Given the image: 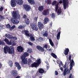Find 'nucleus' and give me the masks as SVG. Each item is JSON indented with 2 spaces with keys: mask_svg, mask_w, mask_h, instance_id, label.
Returning <instances> with one entry per match:
<instances>
[{
  "mask_svg": "<svg viewBox=\"0 0 78 78\" xmlns=\"http://www.w3.org/2000/svg\"><path fill=\"white\" fill-rule=\"evenodd\" d=\"M12 15L13 18H11V22L14 24H17L19 23V21L16 19H20L21 18V16L19 14L17 11H14L12 12Z\"/></svg>",
  "mask_w": 78,
  "mask_h": 78,
  "instance_id": "obj_1",
  "label": "nucleus"
},
{
  "mask_svg": "<svg viewBox=\"0 0 78 78\" xmlns=\"http://www.w3.org/2000/svg\"><path fill=\"white\" fill-rule=\"evenodd\" d=\"M4 52L5 54L7 53L8 52L9 54H13L14 53V48L13 47L10 48L8 46H6L4 48Z\"/></svg>",
  "mask_w": 78,
  "mask_h": 78,
  "instance_id": "obj_2",
  "label": "nucleus"
},
{
  "mask_svg": "<svg viewBox=\"0 0 78 78\" xmlns=\"http://www.w3.org/2000/svg\"><path fill=\"white\" fill-rule=\"evenodd\" d=\"M29 56V54L27 52H24L21 56H20L21 60L23 64H27L28 61L27 59L26 58L27 56Z\"/></svg>",
  "mask_w": 78,
  "mask_h": 78,
  "instance_id": "obj_3",
  "label": "nucleus"
},
{
  "mask_svg": "<svg viewBox=\"0 0 78 78\" xmlns=\"http://www.w3.org/2000/svg\"><path fill=\"white\" fill-rule=\"evenodd\" d=\"M10 73L13 76L14 78H20V76H17L18 73L17 71L16 70H12L10 71Z\"/></svg>",
  "mask_w": 78,
  "mask_h": 78,
  "instance_id": "obj_4",
  "label": "nucleus"
},
{
  "mask_svg": "<svg viewBox=\"0 0 78 78\" xmlns=\"http://www.w3.org/2000/svg\"><path fill=\"white\" fill-rule=\"evenodd\" d=\"M64 9H66L67 6L69 5V0H62Z\"/></svg>",
  "mask_w": 78,
  "mask_h": 78,
  "instance_id": "obj_5",
  "label": "nucleus"
},
{
  "mask_svg": "<svg viewBox=\"0 0 78 78\" xmlns=\"http://www.w3.org/2000/svg\"><path fill=\"white\" fill-rule=\"evenodd\" d=\"M71 55H69V60H70V70H71L72 69V68L73 67V66L75 65V63L73 60H71Z\"/></svg>",
  "mask_w": 78,
  "mask_h": 78,
  "instance_id": "obj_6",
  "label": "nucleus"
},
{
  "mask_svg": "<svg viewBox=\"0 0 78 78\" xmlns=\"http://www.w3.org/2000/svg\"><path fill=\"white\" fill-rule=\"evenodd\" d=\"M22 33H23V34H24L26 36H30L31 37H33V35H32V34H30H30H29V32L28 30H25L22 31Z\"/></svg>",
  "mask_w": 78,
  "mask_h": 78,
  "instance_id": "obj_7",
  "label": "nucleus"
},
{
  "mask_svg": "<svg viewBox=\"0 0 78 78\" xmlns=\"http://www.w3.org/2000/svg\"><path fill=\"white\" fill-rule=\"evenodd\" d=\"M57 1L56 0L54 1L51 4L55 6V12H57L58 11V5L59 3L58 2L57 4Z\"/></svg>",
  "mask_w": 78,
  "mask_h": 78,
  "instance_id": "obj_8",
  "label": "nucleus"
},
{
  "mask_svg": "<svg viewBox=\"0 0 78 78\" xmlns=\"http://www.w3.org/2000/svg\"><path fill=\"white\" fill-rule=\"evenodd\" d=\"M23 6L25 10L27 12H28L29 10H30L31 8V7L27 4H24L23 5Z\"/></svg>",
  "mask_w": 78,
  "mask_h": 78,
  "instance_id": "obj_9",
  "label": "nucleus"
},
{
  "mask_svg": "<svg viewBox=\"0 0 78 78\" xmlns=\"http://www.w3.org/2000/svg\"><path fill=\"white\" fill-rule=\"evenodd\" d=\"M44 26L43 23H42L41 22H38V27L39 30H41L43 29Z\"/></svg>",
  "mask_w": 78,
  "mask_h": 78,
  "instance_id": "obj_10",
  "label": "nucleus"
},
{
  "mask_svg": "<svg viewBox=\"0 0 78 78\" xmlns=\"http://www.w3.org/2000/svg\"><path fill=\"white\" fill-rule=\"evenodd\" d=\"M49 12H50V11L49 9H48L46 10H44L42 12V14L44 16H47L49 14Z\"/></svg>",
  "mask_w": 78,
  "mask_h": 78,
  "instance_id": "obj_11",
  "label": "nucleus"
},
{
  "mask_svg": "<svg viewBox=\"0 0 78 78\" xmlns=\"http://www.w3.org/2000/svg\"><path fill=\"white\" fill-rule=\"evenodd\" d=\"M11 5L12 7H15L16 5V0H11L10 2Z\"/></svg>",
  "mask_w": 78,
  "mask_h": 78,
  "instance_id": "obj_12",
  "label": "nucleus"
},
{
  "mask_svg": "<svg viewBox=\"0 0 78 78\" xmlns=\"http://www.w3.org/2000/svg\"><path fill=\"white\" fill-rule=\"evenodd\" d=\"M36 48L38 50L42 52L45 51L44 49L43 48L39 46H37Z\"/></svg>",
  "mask_w": 78,
  "mask_h": 78,
  "instance_id": "obj_13",
  "label": "nucleus"
},
{
  "mask_svg": "<svg viewBox=\"0 0 78 78\" xmlns=\"http://www.w3.org/2000/svg\"><path fill=\"white\" fill-rule=\"evenodd\" d=\"M17 50L19 52H22L24 50V49L21 46H19L17 48Z\"/></svg>",
  "mask_w": 78,
  "mask_h": 78,
  "instance_id": "obj_14",
  "label": "nucleus"
},
{
  "mask_svg": "<svg viewBox=\"0 0 78 78\" xmlns=\"http://www.w3.org/2000/svg\"><path fill=\"white\" fill-rule=\"evenodd\" d=\"M49 20H49V18L47 16L45 17L44 20V24H47Z\"/></svg>",
  "mask_w": 78,
  "mask_h": 78,
  "instance_id": "obj_15",
  "label": "nucleus"
},
{
  "mask_svg": "<svg viewBox=\"0 0 78 78\" xmlns=\"http://www.w3.org/2000/svg\"><path fill=\"white\" fill-rule=\"evenodd\" d=\"M15 66L16 67H17V68H18V70H20L21 69V67L20 64L19 63V62H15Z\"/></svg>",
  "mask_w": 78,
  "mask_h": 78,
  "instance_id": "obj_16",
  "label": "nucleus"
},
{
  "mask_svg": "<svg viewBox=\"0 0 78 78\" xmlns=\"http://www.w3.org/2000/svg\"><path fill=\"white\" fill-rule=\"evenodd\" d=\"M28 3L32 5H34L35 4L34 0H27Z\"/></svg>",
  "mask_w": 78,
  "mask_h": 78,
  "instance_id": "obj_17",
  "label": "nucleus"
},
{
  "mask_svg": "<svg viewBox=\"0 0 78 78\" xmlns=\"http://www.w3.org/2000/svg\"><path fill=\"white\" fill-rule=\"evenodd\" d=\"M4 41H5L7 44L9 45H10L11 44V41H9L8 39L7 38H5L4 40Z\"/></svg>",
  "mask_w": 78,
  "mask_h": 78,
  "instance_id": "obj_18",
  "label": "nucleus"
},
{
  "mask_svg": "<svg viewBox=\"0 0 78 78\" xmlns=\"http://www.w3.org/2000/svg\"><path fill=\"white\" fill-rule=\"evenodd\" d=\"M38 65L37 62H34L31 65V67L32 68H33L35 67V68H37L38 66Z\"/></svg>",
  "mask_w": 78,
  "mask_h": 78,
  "instance_id": "obj_19",
  "label": "nucleus"
},
{
  "mask_svg": "<svg viewBox=\"0 0 78 78\" xmlns=\"http://www.w3.org/2000/svg\"><path fill=\"white\" fill-rule=\"evenodd\" d=\"M32 29L33 30H35L37 31L38 30V28L37 27V26L35 24L33 23L32 24Z\"/></svg>",
  "mask_w": 78,
  "mask_h": 78,
  "instance_id": "obj_20",
  "label": "nucleus"
},
{
  "mask_svg": "<svg viewBox=\"0 0 78 78\" xmlns=\"http://www.w3.org/2000/svg\"><path fill=\"white\" fill-rule=\"evenodd\" d=\"M16 2L17 4L19 5H22L23 3V0H16Z\"/></svg>",
  "mask_w": 78,
  "mask_h": 78,
  "instance_id": "obj_21",
  "label": "nucleus"
},
{
  "mask_svg": "<svg viewBox=\"0 0 78 78\" xmlns=\"http://www.w3.org/2000/svg\"><path fill=\"white\" fill-rule=\"evenodd\" d=\"M69 52V49L68 48H67L64 51V54L65 55H68Z\"/></svg>",
  "mask_w": 78,
  "mask_h": 78,
  "instance_id": "obj_22",
  "label": "nucleus"
},
{
  "mask_svg": "<svg viewBox=\"0 0 78 78\" xmlns=\"http://www.w3.org/2000/svg\"><path fill=\"white\" fill-rule=\"evenodd\" d=\"M43 34V36L44 37H46L48 36V33L47 30H45Z\"/></svg>",
  "mask_w": 78,
  "mask_h": 78,
  "instance_id": "obj_23",
  "label": "nucleus"
},
{
  "mask_svg": "<svg viewBox=\"0 0 78 78\" xmlns=\"http://www.w3.org/2000/svg\"><path fill=\"white\" fill-rule=\"evenodd\" d=\"M44 71H45L43 69H39V73L41 74H42L43 73H44Z\"/></svg>",
  "mask_w": 78,
  "mask_h": 78,
  "instance_id": "obj_24",
  "label": "nucleus"
},
{
  "mask_svg": "<svg viewBox=\"0 0 78 78\" xmlns=\"http://www.w3.org/2000/svg\"><path fill=\"white\" fill-rule=\"evenodd\" d=\"M43 48H45V49H47L48 48V49H49L50 48V46L49 45H48V44H45L44 47H43Z\"/></svg>",
  "mask_w": 78,
  "mask_h": 78,
  "instance_id": "obj_25",
  "label": "nucleus"
},
{
  "mask_svg": "<svg viewBox=\"0 0 78 78\" xmlns=\"http://www.w3.org/2000/svg\"><path fill=\"white\" fill-rule=\"evenodd\" d=\"M60 34H61L60 31L58 32L57 36V39L58 40H59L60 39Z\"/></svg>",
  "mask_w": 78,
  "mask_h": 78,
  "instance_id": "obj_26",
  "label": "nucleus"
},
{
  "mask_svg": "<svg viewBox=\"0 0 78 78\" xmlns=\"http://www.w3.org/2000/svg\"><path fill=\"white\" fill-rule=\"evenodd\" d=\"M38 10H39V11H42L44 10V6H40L38 7Z\"/></svg>",
  "mask_w": 78,
  "mask_h": 78,
  "instance_id": "obj_27",
  "label": "nucleus"
},
{
  "mask_svg": "<svg viewBox=\"0 0 78 78\" xmlns=\"http://www.w3.org/2000/svg\"><path fill=\"white\" fill-rule=\"evenodd\" d=\"M8 63L9 64V65L11 67L12 66L13 63H12V61L11 60H9V61Z\"/></svg>",
  "mask_w": 78,
  "mask_h": 78,
  "instance_id": "obj_28",
  "label": "nucleus"
},
{
  "mask_svg": "<svg viewBox=\"0 0 78 78\" xmlns=\"http://www.w3.org/2000/svg\"><path fill=\"white\" fill-rule=\"evenodd\" d=\"M51 55L52 56H53V57L54 58H57V56L55 54H54L53 53H51Z\"/></svg>",
  "mask_w": 78,
  "mask_h": 78,
  "instance_id": "obj_29",
  "label": "nucleus"
},
{
  "mask_svg": "<svg viewBox=\"0 0 78 78\" xmlns=\"http://www.w3.org/2000/svg\"><path fill=\"white\" fill-rule=\"evenodd\" d=\"M45 2H47V4L49 5H50L51 4V0H46Z\"/></svg>",
  "mask_w": 78,
  "mask_h": 78,
  "instance_id": "obj_30",
  "label": "nucleus"
},
{
  "mask_svg": "<svg viewBox=\"0 0 78 78\" xmlns=\"http://www.w3.org/2000/svg\"><path fill=\"white\" fill-rule=\"evenodd\" d=\"M49 43L52 46H54V44L53 43V42L52 41V40L51 39H49Z\"/></svg>",
  "mask_w": 78,
  "mask_h": 78,
  "instance_id": "obj_31",
  "label": "nucleus"
},
{
  "mask_svg": "<svg viewBox=\"0 0 78 78\" xmlns=\"http://www.w3.org/2000/svg\"><path fill=\"white\" fill-rule=\"evenodd\" d=\"M55 17V14L54 13H52L51 15V18L53 19H54Z\"/></svg>",
  "mask_w": 78,
  "mask_h": 78,
  "instance_id": "obj_32",
  "label": "nucleus"
},
{
  "mask_svg": "<svg viewBox=\"0 0 78 78\" xmlns=\"http://www.w3.org/2000/svg\"><path fill=\"white\" fill-rule=\"evenodd\" d=\"M30 41H34L35 40V37L33 36L30 37Z\"/></svg>",
  "mask_w": 78,
  "mask_h": 78,
  "instance_id": "obj_33",
  "label": "nucleus"
},
{
  "mask_svg": "<svg viewBox=\"0 0 78 78\" xmlns=\"http://www.w3.org/2000/svg\"><path fill=\"white\" fill-rule=\"evenodd\" d=\"M41 61L40 58L38 59L37 60V63L38 64V65H39V64H40L41 63Z\"/></svg>",
  "mask_w": 78,
  "mask_h": 78,
  "instance_id": "obj_34",
  "label": "nucleus"
},
{
  "mask_svg": "<svg viewBox=\"0 0 78 78\" xmlns=\"http://www.w3.org/2000/svg\"><path fill=\"white\" fill-rule=\"evenodd\" d=\"M24 27H24V26H23L22 25H19L18 26V28L19 29H21Z\"/></svg>",
  "mask_w": 78,
  "mask_h": 78,
  "instance_id": "obj_35",
  "label": "nucleus"
},
{
  "mask_svg": "<svg viewBox=\"0 0 78 78\" xmlns=\"http://www.w3.org/2000/svg\"><path fill=\"white\" fill-rule=\"evenodd\" d=\"M32 51V50L30 48L28 49V50H27V52L30 53H31Z\"/></svg>",
  "mask_w": 78,
  "mask_h": 78,
  "instance_id": "obj_36",
  "label": "nucleus"
},
{
  "mask_svg": "<svg viewBox=\"0 0 78 78\" xmlns=\"http://www.w3.org/2000/svg\"><path fill=\"white\" fill-rule=\"evenodd\" d=\"M25 23H26V24L27 25H28L29 24V20H28L27 19H25Z\"/></svg>",
  "mask_w": 78,
  "mask_h": 78,
  "instance_id": "obj_37",
  "label": "nucleus"
},
{
  "mask_svg": "<svg viewBox=\"0 0 78 78\" xmlns=\"http://www.w3.org/2000/svg\"><path fill=\"white\" fill-rule=\"evenodd\" d=\"M23 19H25V20L27 19V18H28V17L27 16V15H25V14H24L23 16Z\"/></svg>",
  "mask_w": 78,
  "mask_h": 78,
  "instance_id": "obj_38",
  "label": "nucleus"
},
{
  "mask_svg": "<svg viewBox=\"0 0 78 78\" xmlns=\"http://www.w3.org/2000/svg\"><path fill=\"white\" fill-rule=\"evenodd\" d=\"M62 12V11L61 9H60L59 8V9H58V10L57 13L58 14H60Z\"/></svg>",
  "mask_w": 78,
  "mask_h": 78,
  "instance_id": "obj_39",
  "label": "nucleus"
},
{
  "mask_svg": "<svg viewBox=\"0 0 78 78\" xmlns=\"http://www.w3.org/2000/svg\"><path fill=\"white\" fill-rule=\"evenodd\" d=\"M8 38V39H13V36L10 35L9 34Z\"/></svg>",
  "mask_w": 78,
  "mask_h": 78,
  "instance_id": "obj_40",
  "label": "nucleus"
},
{
  "mask_svg": "<svg viewBox=\"0 0 78 78\" xmlns=\"http://www.w3.org/2000/svg\"><path fill=\"white\" fill-rule=\"evenodd\" d=\"M16 27L15 25H13L11 27H10V30H12L13 29Z\"/></svg>",
  "mask_w": 78,
  "mask_h": 78,
  "instance_id": "obj_41",
  "label": "nucleus"
},
{
  "mask_svg": "<svg viewBox=\"0 0 78 78\" xmlns=\"http://www.w3.org/2000/svg\"><path fill=\"white\" fill-rule=\"evenodd\" d=\"M6 26L7 28L9 29H10L11 26L9 24H8L6 25Z\"/></svg>",
  "mask_w": 78,
  "mask_h": 78,
  "instance_id": "obj_42",
  "label": "nucleus"
},
{
  "mask_svg": "<svg viewBox=\"0 0 78 78\" xmlns=\"http://www.w3.org/2000/svg\"><path fill=\"white\" fill-rule=\"evenodd\" d=\"M38 18V17H35L34 19V21L35 22V23H36L37 22V19Z\"/></svg>",
  "mask_w": 78,
  "mask_h": 78,
  "instance_id": "obj_43",
  "label": "nucleus"
},
{
  "mask_svg": "<svg viewBox=\"0 0 78 78\" xmlns=\"http://www.w3.org/2000/svg\"><path fill=\"white\" fill-rule=\"evenodd\" d=\"M0 18H1V19L2 20H4L5 19V18L3 16H2V15L0 14Z\"/></svg>",
  "mask_w": 78,
  "mask_h": 78,
  "instance_id": "obj_44",
  "label": "nucleus"
},
{
  "mask_svg": "<svg viewBox=\"0 0 78 78\" xmlns=\"http://www.w3.org/2000/svg\"><path fill=\"white\" fill-rule=\"evenodd\" d=\"M27 43L29 44L30 45H31V46H32L33 45V43L30 42V41H28L27 42Z\"/></svg>",
  "mask_w": 78,
  "mask_h": 78,
  "instance_id": "obj_45",
  "label": "nucleus"
},
{
  "mask_svg": "<svg viewBox=\"0 0 78 78\" xmlns=\"http://www.w3.org/2000/svg\"><path fill=\"white\" fill-rule=\"evenodd\" d=\"M31 62V59H29L28 60V64H30Z\"/></svg>",
  "mask_w": 78,
  "mask_h": 78,
  "instance_id": "obj_46",
  "label": "nucleus"
},
{
  "mask_svg": "<svg viewBox=\"0 0 78 78\" xmlns=\"http://www.w3.org/2000/svg\"><path fill=\"white\" fill-rule=\"evenodd\" d=\"M67 63H65V64L63 65H62V66L64 68H66V67Z\"/></svg>",
  "mask_w": 78,
  "mask_h": 78,
  "instance_id": "obj_47",
  "label": "nucleus"
},
{
  "mask_svg": "<svg viewBox=\"0 0 78 78\" xmlns=\"http://www.w3.org/2000/svg\"><path fill=\"white\" fill-rule=\"evenodd\" d=\"M66 72H63V75L64 76H66Z\"/></svg>",
  "mask_w": 78,
  "mask_h": 78,
  "instance_id": "obj_48",
  "label": "nucleus"
},
{
  "mask_svg": "<svg viewBox=\"0 0 78 78\" xmlns=\"http://www.w3.org/2000/svg\"><path fill=\"white\" fill-rule=\"evenodd\" d=\"M3 9L4 8L2 7H1V8H0V11H2Z\"/></svg>",
  "mask_w": 78,
  "mask_h": 78,
  "instance_id": "obj_49",
  "label": "nucleus"
},
{
  "mask_svg": "<svg viewBox=\"0 0 78 78\" xmlns=\"http://www.w3.org/2000/svg\"><path fill=\"white\" fill-rule=\"evenodd\" d=\"M38 40H39L41 41V40H43V38L41 37H40L39 38H38Z\"/></svg>",
  "mask_w": 78,
  "mask_h": 78,
  "instance_id": "obj_50",
  "label": "nucleus"
},
{
  "mask_svg": "<svg viewBox=\"0 0 78 78\" xmlns=\"http://www.w3.org/2000/svg\"><path fill=\"white\" fill-rule=\"evenodd\" d=\"M1 44L3 45H4L5 43L4 41H1Z\"/></svg>",
  "mask_w": 78,
  "mask_h": 78,
  "instance_id": "obj_51",
  "label": "nucleus"
},
{
  "mask_svg": "<svg viewBox=\"0 0 78 78\" xmlns=\"http://www.w3.org/2000/svg\"><path fill=\"white\" fill-rule=\"evenodd\" d=\"M55 75H57L58 74V73L57 71H55Z\"/></svg>",
  "mask_w": 78,
  "mask_h": 78,
  "instance_id": "obj_52",
  "label": "nucleus"
},
{
  "mask_svg": "<svg viewBox=\"0 0 78 78\" xmlns=\"http://www.w3.org/2000/svg\"><path fill=\"white\" fill-rule=\"evenodd\" d=\"M70 73V70H67V74H68V73Z\"/></svg>",
  "mask_w": 78,
  "mask_h": 78,
  "instance_id": "obj_53",
  "label": "nucleus"
},
{
  "mask_svg": "<svg viewBox=\"0 0 78 78\" xmlns=\"http://www.w3.org/2000/svg\"><path fill=\"white\" fill-rule=\"evenodd\" d=\"M12 39H15V40H17V38L16 37H13V38Z\"/></svg>",
  "mask_w": 78,
  "mask_h": 78,
  "instance_id": "obj_54",
  "label": "nucleus"
},
{
  "mask_svg": "<svg viewBox=\"0 0 78 78\" xmlns=\"http://www.w3.org/2000/svg\"><path fill=\"white\" fill-rule=\"evenodd\" d=\"M62 0H60V1H59V3H60V4H62Z\"/></svg>",
  "mask_w": 78,
  "mask_h": 78,
  "instance_id": "obj_55",
  "label": "nucleus"
},
{
  "mask_svg": "<svg viewBox=\"0 0 78 78\" xmlns=\"http://www.w3.org/2000/svg\"><path fill=\"white\" fill-rule=\"evenodd\" d=\"M45 62L46 64L47 65H49V64L48 63V62L47 61H45Z\"/></svg>",
  "mask_w": 78,
  "mask_h": 78,
  "instance_id": "obj_56",
  "label": "nucleus"
},
{
  "mask_svg": "<svg viewBox=\"0 0 78 78\" xmlns=\"http://www.w3.org/2000/svg\"><path fill=\"white\" fill-rule=\"evenodd\" d=\"M72 76V74H70V75L69 76V78H71Z\"/></svg>",
  "mask_w": 78,
  "mask_h": 78,
  "instance_id": "obj_57",
  "label": "nucleus"
},
{
  "mask_svg": "<svg viewBox=\"0 0 78 78\" xmlns=\"http://www.w3.org/2000/svg\"><path fill=\"white\" fill-rule=\"evenodd\" d=\"M47 50L48 51H51L52 50V49H47Z\"/></svg>",
  "mask_w": 78,
  "mask_h": 78,
  "instance_id": "obj_58",
  "label": "nucleus"
},
{
  "mask_svg": "<svg viewBox=\"0 0 78 78\" xmlns=\"http://www.w3.org/2000/svg\"><path fill=\"white\" fill-rule=\"evenodd\" d=\"M66 70H67L66 69H64V72H67V71H66Z\"/></svg>",
  "mask_w": 78,
  "mask_h": 78,
  "instance_id": "obj_59",
  "label": "nucleus"
},
{
  "mask_svg": "<svg viewBox=\"0 0 78 78\" xmlns=\"http://www.w3.org/2000/svg\"><path fill=\"white\" fill-rule=\"evenodd\" d=\"M8 34H5V36L7 37H8Z\"/></svg>",
  "mask_w": 78,
  "mask_h": 78,
  "instance_id": "obj_60",
  "label": "nucleus"
},
{
  "mask_svg": "<svg viewBox=\"0 0 78 78\" xmlns=\"http://www.w3.org/2000/svg\"><path fill=\"white\" fill-rule=\"evenodd\" d=\"M2 66V63H0V69L1 68Z\"/></svg>",
  "mask_w": 78,
  "mask_h": 78,
  "instance_id": "obj_61",
  "label": "nucleus"
},
{
  "mask_svg": "<svg viewBox=\"0 0 78 78\" xmlns=\"http://www.w3.org/2000/svg\"><path fill=\"white\" fill-rule=\"evenodd\" d=\"M60 64L61 65H62V62L61 61H60Z\"/></svg>",
  "mask_w": 78,
  "mask_h": 78,
  "instance_id": "obj_62",
  "label": "nucleus"
},
{
  "mask_svg": "<svg viewBox=\"0 0 78 78\" xmlns=\"http://www.w3.org/2000/svg\"><path fill=\"white\" fill-rule=\"evenodd\" d=\"M60 70H61L62 71L63 70V68H62V67L60 68Z\"/></svg>",
  "mask_w": 78,
  "mask_h": 78,
  "instance_id": "obj_63",
  "label": "nucleus"
},
{
  "mask_svg": "<svg viewBox=\"0 0 78 78\" xmlns=\"http://www.w3.org/2000/svg\"><path fill=\"white\" fill-rule=\"evenodd\" d=\"M52 23H51L50 24V25L51 27L52 26Z\"/></svg>",
  "mask_w": 78,
  "mask_h": 78,
  "instance_id": "obj_64",
  "label": "nucleus"
}]
</instances>
